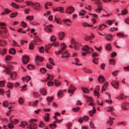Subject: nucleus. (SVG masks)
<instances>
[{
    "mask_svg": "<svg viewBox=\"0 0 129 129\" xmlns=\"http://www.w3.org/2000/svg\"><path fill=\"white\" fill-rule=\"evenodd\" d=\"M60 49L57 52H55V54L57 55H58L60 54L66 53L67 50H66V46L65 44L63 43H61L60 46Z\"/></svg>",
    "mask_w": 129,
    "mask_h": 129,
    "instance_id": "1",
    "label": "nucleus"
},
{
    "mask_svg": "<svg viewBox=\"0 0 129 129\" xmlns=\"http://www.w3.org/2000/svg\"><path fill=\"white\" fill-rule=\"evenodd\" d=\"M71 43L74 46V48L76 50H78L79 49L81 45L79 43L76 42L75 40L73 38H72L71 41Z\"/></svg>",
    "mask_w": 129,
    "mask_h": 129,
    "instance_id": "2",
    "label": "nucleus"
},
{
    "mask_svg": "<svg viewBox=\"0 0 129 129\" xmlns=\"http://www.w3.org/2000/svg\"><path fill=\"white\" fill-rule=\"evenodd\" d=\"M33 7L34 9L36 10L40 11L41 9V6L39 3H34Z\"/></svg>",
    "mask_w": 129,
    "mask_h": 129,
    "instance_id": "3",
    "label": "nucleus"
},
{
    "mask_svg": "<svg viewBox=\"0 0 129 129\" xmlns=\"http://www.w3.org/2000/svg\"><path fill=\"white\" fill-rule=\"evenodd\" d=\"M29 60V57L27 55H24L22 56V62L23 64H26L27 63Z\"/></svg>",
    "mask_w": 129,
    "mask_h": 129,
    "instance_id": "4",
    "label": "nucleus"
},
{
    "mask_svg": "<svg viewBox=\"0 0 129 129\" xmlns=\"http://www.w3.org/2000/svg\"><path fill=\"white\" fill-rule=\"evenodd\" d=\"M122 109L124 110H127L129 109V104L127 103H123L121 105Z\"/></svg>",
    "mask_w": 129,
    "mask_h": 129,
    "instance_id": "5",
    "label": "nucleus"
},
{
    "mask_svg": "<svg viewBox=\"0 0 129 129\" xmlns=\"http://www.w3.org/2000/svg\"><path fill=\"white\" fill-rule=\"evenodd\" d=\"M75 9L72 7H69L67 8L66 10V12L68 14H71L74 12Z\"/></svg>",
    "mask_w": 129,
    "mask_h": 129,
    "instance_id": "6",
    "label": "nucleus"
},
{
    "mask_svg": "<svg viewBox=\"0 0 129 129\" xmlns=\"http://www.w3.org/2000/svg\"><path fill=\"white\" fill-rule=\"evenodd\" d=\"M100 89V87L99 86H97L96 87L95 90L94 92V95L95 96H97L98 98H99L100 96V95H99L100 93L99 92V91Z\"/></svg>",
    "mask_w": 129,
    "mask_h": 129,
    "instance_id": "7",
    "label": "nucleus"
},
{
    "mask_svg": "<svg viewBox=\"0 0 129 129\" xmlns=\"http://www.w3.org/2000/svg\"><path fill=\"white\" fill-rule=\"evenodd\" d=\"M76 88L74 87L72 85H70L69 86V89H68V91L70 93H73L74 91L76 90Z\"/></svg>",
    "mask_w": 129,
    "mask_h": 129,
    "instance_id": "8",
    "label": "nucleus"
},
{
    "mask_svg": "<svg viewBox=\"0 0 129 129\" xmlns=\"http://www.w3.org/2000/svg\"><path fill=\"white\" fill-rule=\"evenodd\" d=\"M37 126V125L34 122H31L29 125L27 127V128H31L33 129H36Z\"/></svg>",
    "mask_w": 129,
    "mask_h": 129,
    "instance_id": "9",
    "label": "nucleus"
},
{
    "mask_svg": "<svg viewBox=\"0 0 129 129\" xmlns=\"http://www.w3.org/2000/svg\"><path fill=\"white\" fill-rule=\"evenodd\" d=\"M11 78L12 80H15L17 77V75L15 72H13L10 74Z\"/></svg>",
    "mask_w": 129,
    "mask_h": 129,
    "instance_id": "10",
    "label": "nucleus"
},
{
    "mask_svg": "<svg viewBox=\"0 0 129 129\" xmlns=\"http://www.w3.org/2000/svg\"><path fill=\"white\" fill-rule=\"evenodd\" d=\"M111 85L115 88H117L119 87V85L118 81H112Z\"/></svg>",
    "mask_w": 129,
    "mask_h": 129,
    "instance_id": "11",
    "label": "nucleus"
},
{
    "mask_svg": "<svg viewBox=\"0 0 129 129\" xmlns=\"http://www.w3.org/2000/svg\"><path fill=\"white\" fill-rule=\"evenodd\" d=\"M115 119L114 118H111V117H109V119L107 121V123L109 124L110 126L112 125L113 123V120H115Z\"/></svg>",
    "mask_w": 129,
    "mask_h": 129,
    "instance_id": "12",
    "label": "nucleus"
},
{
    "mask_svg": "<svg viewBox=\"0 0 129 129\" xmlns=\"http://www.w3.org/2000/svg\"><path fill=\"white\" fill-rule=\"evenodd\" d=\"M40 92L41 94L45 96L47 94L46 89L44 88H42L40 90Z\"/></svg>",
    "mask_w": 129,
    "mask_h": 129,
    "instance_id": "13",
    "label": "nucleus"
},
{
    "mask_svg": "<svg viewBox=\"0 0 129 129\" xmlns=\"http://www.w3.org/2000/svg\"><path fill=\"white\" fill-rule=\"evenodd\" d=\"M54 97L53 96H48L46 98V100L48 102L47 104L48 105H49L50 104V102L53 100Z\"/></svg>",
    "mask_w": 129,
    "mask_h": 129,
    "instance_id": "14",
    "label": "nucleus"
},
{
    "mask_svg": "<svg viewBox=\"0 0 129 129\" xmlns=\"http://www.w3.org/2000/svg\"><path fill=\"white\" fill-rule=\"evenodd\" d=\"M96 112V110L94 107H93V110L89 111L88 112L89 115L90 116H92L93 115V114H94Z\"/></svg>",
    "mask_w": 129,
    "mask_h": 129,
    "instance_id": "15",
    "label": "nucleus"
},
{
    "mask_svg": "<svg viewBox=\"0 0 129 129\" xmlns=\"http://www.w3.org/2000/svg\"><path fill=\"white\" fill-rule=\"evenodd\" d=\"M65 33L63 32H61L58 33L59 38L60 40H62L64 37Z\"/></svg>",
    "mask_w": 129,
    "mask_h": 129,
    "instance_id": "16",
    "label": "nucleus"
},
{
    "mask_svg": "<svg viewBox=\"0 0 129 129\" xmlns=\"http://www.w3.org/2000/svg\"><path fill=\"white\" fill-rule=\"evenodd\" d=\"M83 97L86 100L88 103L90 102H93V99L92 98L89 97L85 95H83Z\"/></svg>",
    "mask_w": 129,
    "mask_h": 129,
    "instance_id": "17",
    "label": "nucleus"
},
{
    "mask_svg": "<svg viewBox=\"0 0 129 129\" xmlns=\"http://www.w3.org/2000/svg\"><path fill=\"white\" fill-rule=\"evenodd\" d=\"M7 44V41L5 40H0V46L4 47Z\"/></svg>",
    "mask_w": 129,
    "mask_h": 129,
    "instance_id": "18",
    "label": "nucleus"
},
{
    "mask_svg": "<svg viewBox=\"0 0 129 129\" xmlns=\"http://www.w3.org/2000/svg\"><path fill=\"white\" fill-rule=\"evenodd\" d=\"M105 38L108 41H111L113 40V36L110 34H108L106 35Z\"/></svg>",
    "mask_w": 129,
    "mask_h": 129,
    "instance_id": "19",
    "label": "nucleus"
},
{
    "mask_svg": "<svg viewBox=\"0 0 129 129\" xmlns=\"http://www.w3.org/2000/svg\"><path fill=\"white\" fill-rule=\"evenodd\" d=\"M44 30L45 31L48 32H51L52 31V29L47 25L45 26Z\"/></svg>",
    "mask_w": 129,
    "mask_h": 129,
    "instance_id": "20",
    "label": "nucleus"
},
{
    "mask_svg": "<svg viewBox=\"0 0 129 129\" xmlns=\"http://www.w3.org/2000/svg\"><path fill=\"white\" fill-rule=\"evenodd\" d=\"M55 21L57 23L59 24H60L61 20L59 17L57 15H56L54 17Z\"/></svg>",
    "mask_w": 129,
    "mask_h": 129,
    "instance_id": "21",
    "label": "nucleus"
},
{
    "mask_svg": "<svg viewBox=\"0 0 129 129\" xmlns=\"http://www.w3.org/2000/svg\"><path fill=\"white\" fill-rule=\"evenodd\" d=\"M107 94L108 96L109 99L106 100L105 101L107 103L111 104L112 103V101L111 99V95L109 93H107Z\"/></svg>",
    "mask_w": 129,
    "mask_h": 129,
    "instance_id": "22",
    "label": "nucleus"
},
{
    "mask_svg": "<svg viewBox=\"0 0 129 129\" xmlns=\"http://www.w3.org/2000/svg\"><path fill=\"white\" fill-rule=\"evenodd\" d=\"M83 70L84 72L87 73H91L92 72V71L91 70L86 68H83Z\"/></svg>",
    "mask_w": 129,
    "mask_h": 129,
    "instance_id": "23",
    "label": "nucleus"
},
{
    "mask_svg": "<svg viewBox=\"0 0 129 129\" xmlns=\"http://www.w3.org/2000/svg\"><path fill=\"white\" fill-rule=\"evenodd\" d=\"M31 78L28 76H26L25 77H23L22 78V80L23 81H29L31 80Z\"/></svg>",
    "mask_w": 129,
    "mask_h": 129,
    "instance_id": "24",
    "label": "nucleus"
},
{
    "mask_svg": "<svg viewBox=\"0 0 129 129\" xmlns=\"http://www.w3.org/2000/svg\"><path fill=\"white\" fill-rule=\"evenodd\" d=\"M9 53L12 54H14L16 53V51L15 49L11 48L9 50Z\"/></svg>",
    "mask_w": 129,
    "mask_h": 129,
    "instance_id": "25",
    "label": "nucleus"
},
{
    "mask_svg": "<svg viewBox=\"0 0 129 129\" xmlns=\"http://www.w3.org/2000/svg\"><path fill=\"white\" fill-rule=\"evenodd\" d=\"M62 55L61 56V57L62 58H65L67 57H70V54L67 51L66 53H63L61 54Z\"/></svg>",
    "mask_w": 129,
    "mask_h": 129,
    "instance_id": "26",
    "label": "nucleus"
},
{
    "mask_svg": "<svg viewBox=\"0 0 129 129\" xmlns=\"http://www.w3.org/2000/svg\"><path fill=\"white\" fill-rule=\"evenodd\" d=\"M7 50L6 49H3L2 51H1V49L0 48V54H2V55H5L7 52Z\"/></svg>",
    "mask_w": 129,
    "mask_h": 129,
    "instance_id": "27",
    "label": "nucleus"
},
{
    "mask_svg": "<svg viewBox=\"0 0 129 129\" xmlns=\"http://www.w3.org/2000/svg\"><path fill=\"white\" fill-rule=\"evenodd\" d=\"M52 5V4L51 2H47L45 3L44 5V7L46 9H47L49 8L47 7V6L48 5L50 6H51Z\"/></svg>",
    "mask_w": 129,
    "mask_h": 129,
    "instance_id": "28",
    "label": "nucleus"
},
{
    "mask_svg": "<svg viewBox=\"0 0 129 129\" xmlns=\"http://www.w3.org/2000/svg\"><path fill=\"white\" fill-rule=\"evenodd\" d=\"M28 123L25 121H22L21 122V124L19 126L23 128L25 127V126L27 125Z\"/></svg>",
    "mask_w": 129,
    "mask_h": 129,
    "instance_id": "29",
    "label": "nucleus"
},
{
    "mask_svg": "<svg viewBox=\"0 0 129 129\" xmlns=\"http://www.w3.org/2000/svg\"><path fill=\"white\" fill-rule=\"evenodd\" d=\"M50 114L48 113H47L46 114V116L44 117V118L45 121H46L48 122L49 121V116Z\"/></svg>",
    "mask_w": 129,
    "mask_h": 129,
    "instance_id": "30",
    "label": "nucleus"
},
{
    "mask_svg": "<svg viewBox=\"0 0 129 129\" xmlns=\"http://www.w3.org/2000/svg\"><path fill=\"white\" fill-rule=\"evenodd\" d=\"M97 103L99 105L102 106L103 105V100L102 99L100 98L97 101Z\"/></svg>",
    "mask_w": 129,
    "mask_h": 129,
    "instance_id": "31",
    "label": "nucleus"
},
{
    "mask_svg": "<svg viewBox=\"0 0 129 129\" xmlns=\"http://www.w3.org/2000/svg\"><path fill=\"white\" fill-rule=\"evenodd\" d=\"M63 94V91L61 90H60L58 92L57 95L58 97L60 98L62 96Z\"/></svg>",
    "mask_w": 129,
    "mask_h": 129,
    "instance_id": "32",
    "label": "nucleus"
},
{
    "mask_svg": "<svg viewBox=\"0 0 129 129\" xmlns=\"http://www.w3.org/2000/svg\"><path fill=\"white\" fill-rule=\"evenodd\" d=\"M27 68L29 70H32L34 69V66L33 65L28 64L27 66Z\"/></svg>",
    "mask_w": 129,
    "mask_h": 129,
    "instance_id": "33",
    "label": "nucleus"
},
{
    "mask_svg": "<svg viewBox=\"0 0 129 129\" xmlns=\"http://www.w3.org/2000/svg\"><path fill=\"white\" fill-rule=\"evenodd\" d=\"M109 63L110 65H114L115 64V62L114 59H111L109 60Z\"/></svg>",
    "mask_w": 129,
    "mask_h": 129,
    "instance_id": "34",
    "label": "nucleus"
},
{
    "mask_svg": "<svg viewBox=\"0 0 129 129\" xmlns=\"http://www.w3.org/2000/svg\"><path fill=\"white\" fill-rule=\"evenodd\" d=\"M24 102V100L23 98L22 97H20L18 100V102L20 104H22Z\"/></svg>",
    "mask_w": 129,
    "mask_h": 129,
    "instance_id": "35",
    "label": "nucleus"
},
{
    "mask_svg": "<svg viewBox=\"0 0 129 129\" xmlns=\"http://www.w3.org/2000/svg\"><path fill=\"white\" fill-rule=\"evenodd\" d=\"M47 80H52L53 79V76L50 74H47Z\"/></svg>",
    "mask_w": 129,
    "mask_h": 129,
    "instance_id": "36",
    "label": "nucleus"
},
{
    "mask_svg": "<svg viewBox=\"0 0 129 129\" xmlns=\"http://www.w3.org/2000/svg\"><path fill=\"white\" fill-rule=\"evenodd\" d=\"M13 84L12 83L8 82L7 84V87L10 89L13 88Z\"/></svg>",
    "mask_w": 129,
    "mask_h": 129,
    "instance_id": "37",
    "label": "nucleus"
},
{
    "mask_svg": "<svg viewBox=\"0 0 129 129\" xmlns=\"http://www.w3.org/2000/svg\"><path fill=\"white\" fill-rule=\"evenodd\" d=\"M36 59L39 60L40 61H42L44 60V58L41 56H40L38 55H37L36 57Z\"/></svg>",
    "mask_w": 129,
    "mask_h": 129,
    "instance_id": "38",
    "label": "nucleus"
},
{
    "mask_svg": "<svg viewBox=\"0 0 129 129\" xmlns=\"http://www.w3.org/2000/svg\"><path fill=\"white\" fill-rule=\"evenodd\" d=\"M9 67H5V69L7 70L12 71L13 70V66L11 64H9L8 66Z\"/></svg>",
    "mask_w": 129,
    "mask_h": 129,
    "instance_id": "39",
    "label": "nucleus"
},
{
    "mask_svg": "<svg viewBox=\"0 0 129 129\" xmlns=\"http://www.w3.org/2000/svg\"><path fill=\"white\" fill-rule=\"evenodd\" d=\"M40 71L42 73L44 74L46 72L47 70L45 68L43 67L40 69Z\"/></svg>",
    "mask_w": 129,
    "mask_h": 129,
    "instance_id": "40",
    "label": "nucleus"
},
{
    "mask_svg": "<svg viewBox=\"0 0 129 129\" xmlns=\"http://www.w3.org/2000/svg\"><path fill=\"white\" fill-rule=\"evenodd\" d=\"M82 89L83 92L85 93H88L89 92V90L87 88L82 87Z\"/></svg>",
    "mask_w": 129,
    "mask_h": 129,
    "instance_id": "41",
    "label": "nucleus"
},
{
    "mask_svg": "<svg viewBox=\"0 0 129 129\" xmlns=\"http://www.w3.org/2000/svg\"><path fill=\"white\" fill-rule=\"evenodd\" d=\"M34 42H39L41 41V40L39 38L38 36H35L34 38Z\"/></svg>",
    "mask_w": 129,
    "mask_h": 129,
    "instance_id": "42",
    "label": "nucleus"
},
{
    "mask_svg": "<svg viewBox=\"0 0 129 129\" xmlns=\"http://www.w3.org/2000/svg\"><path fill=\"white\" fill-rule=\"evenodd\" d=\"M89 47L87 45L83 46L82 48V49L83 51H88L89 49Z\"/></svg>",
    "mask_w": 129,
    "mask_h": 129,
    "instance_id": "43",
    "label": "nucleus"
},
{
    "mask_svg": "<svg viewBox=\"0 0 129 129\" xmlns=\"http://www.w3.org/2000/svg\"><path fill=\"white\" fill-rule=\"evenodd\" d=\"M114 110L113 108L112 107H109L106 110L107 111L109 112H111L112 113L113 111Z\"/></svg>",
    "mask_w": 129,
    "mask_h": 129,
    "instance_id": "44",
    "label": "nucleus"
},
{
    "mask_svg": "<svg viewBox=\"0 0 129 129\" xmlns=\"http://www.w3.org/2000/svg\"><path fill=\"white\" fill-rule=\"evenodd\" d=\"M49 45H50L51 46L53 45L55 47H57L59 45V43L57 42L53 43L52 44H49Z\"/></svg>",
    "mask_w": 129,
    "mask_h": 129,
    "instance_id": "45",
    "label": "nucleus"
},
{
    "mask_svg": "<svg viewBox=\"0 0 129 129\" xmlns=\"http://www.w3.org/2000/svg\"><path fill=\"white\" fill-rule=\"evenodd\" d=\"M8 102L7 101H4L3 103V105L5 107H7L9 106Z\"/></svg>",
    "mask_w": 129,
    "mask_h": 129,
    "instance_id": "46",
    "label": "nucleus"
},
{
    "mask_svg": "<svg viewBox=\"0 0 129 129\" xmlns=\"http://www.w3.org/2000/svg\"><path fill=\"white\" fill-rule=\"evenodd\" d=\"M103 9V8L102 7H100L99 8H98L97 9L95 10V11L98 13H100L101 12V11Z\"/></svg>",
    "mask_w": 129,
    "mask_h": 129,
    "instance_id": "47",
    "label": "nucleus"
},
{
    "mask_svg": "<svg viewBox=\"0 0 129 129\" xmlns=\"http://www.w3.org/2000/svg\"><path fill=\"white\" fill-rule=\"evenodd\" d=\"M106 26V25L104 24H101L100 25L98 29L100 30H103L105 27Z\"/></svg>",
    "mask_w": 129,
    "mask_h": 129,
    "instance_id": "48",
    "label": "nucleus"
},
{
    "mask_svg": "<svg viewBox=\"0 0 129 129\" xmlns=\"http://www.w3.org/2000/svg\"><path fill=\"white\" fill-rule=\"evenodd\" d=\"M106 49L108 50H110L112 49V47L111 45L109 44H108L106 47Z\"/></svg>",
    "mask_w": 129,
    "mask_h": 129,
    "instance_id": "49",
    "label": "nucleus"
},
{
    "mask_svg": "<svg viewBox=\"0 0 129 129\" xmlns=\"http://www.w3.org/2000/svg\"><path fill=\"white\" fill-rule=\"evenodd\" d=\"M128 11L127 10L125 9L122 11L121 14L123 15H125L128 13Z\"/></svg>",
    "mask_w": 129,
    "mask_h": 129,
    "instance_id": "50",
    "label": "nucleus"
},
{
    "mask_svg": "<svg viewBox=\"0 0 129 129\" xmlns=\"http://www.w3.org/2000/svg\"><path fill=\"white\" fill-rule=\"evenodd\" d=\"M90 127L91 128L93 129L95 128V127L92 121H91L90 122Z\"/></svg>",
    "mask_w": 129,
    "mask_h": 129,
    "instance_id": "51",
    "label": "nucleus"
},
{
    "mask_svg": "<svg viewBox=\"0 0 129 129\" xmlns=\"http://www.w3.org/2000/svg\"><path fill=\"white\" fill-rule=\"evenodd\" d=\"M63 9V8L61 7H57V11H59L60 12H63L62 10Z\"/></svg>",
    "mask_w": 129,
    "mask_h": 129,
    "instance_id": "52",
    "label": "nucleus"
},
{
    "mask_svg": "<svg viewBox=\"0 0 129 129\" xmlns=\"http://www.w3.org/2000/svg\"><path fill=\"white\" fill-rule=\"evenodd\" d=\"M56 40V38L54 35L52 36L50 38V40L52 42H54Z\"/></svg>",
    "mask_w": 129,
    "mask_h": 129,
    "instance_id": "53",
    "label": "nucleus"
},
{
    "mask_svg": "<svg viewBox=\"0 0 129 129\" xmlns=\"http://www.w3.org/2000/svg\"><path fill=\"white\" fill-rule=\"evenodd\" d=\"M48 60L49 61V62L52 65H55V64L54 63V62L52 59L51 58H50Z\"/></svg>",
    "mask_w": 129,
    "mask_h": 129,
    "instance_id": "54",
    "label": "nucleus"
},
{
    "mask_svg": "<svg viewBox=\"0 0 129 129\" xmlns=\"http://www.w3.org/2000/svg\"><path fill=\"white\" fill-rule=\"evenodd\" d=\"M39 126L40 127H43L45 126V124L42 121H40L39 123Z\"/></svg>",
    "mask_w": 129,
    "mask_h": 129,
    "instance_id": "55",
    "label": "nucleus"
},
{
    "mask_svg": "<svg viewBox=\"0 0 129 129\" xmlns=\"http://www.w3.org/2000/svg\"><path fill=\"white\" fill-rule=\"evenodd\" d=\"M119 72V70H116L112 72V73L113 76L115 77L117 76Z\"/></svg>",
    "mask_w": 129,
    "mask_h": 129,
    "instance_id": "56",
    "label": "nucleus"
},
{
    "mask_svg": "<svg viewBox=\"0 0 129 129\" xmlns=\"http://www.w3.org/2000/svg\"><path fill=\"white\" fill-rule=\"evenodd\" d=\"M11 5H12V6L14 8H15L18 9L19 8V6L18 5H17L16 4H15V3H12L11 4Z\"/></svg>",
    "mask_w": 129,
    "mask_h": 129,
    "instance_id": "57",
    "label": "nucleus"
},
{
    "mask_svg": "<svg viewBox=\"0 0 129 129\" xmlns=\"http://www.w3.org/2000/svg\"><path fill=\"white\" fill-rule=\"evenodd\" d=\"M21 25L23 27L25 28L27 27V25L26 23L24 21H22L21 23Z\"/></svg>",
    "mask_w": 129,
    "mask_h": 129,
    "instance_id": "58",
    "label": "nucleus"
},
{
    "mask_svg": "<svg viewBox=\"0 0 129 129\" xmlns=\"http://www.w3.org/2000/svg\"><path fill=\"white\" fill-rule=\"evenodd\" d=\"M54 83L53 81H48L47 83V85L48 86H52L54 85Z\"/></svg>",
    "mask_w": 129,
    "mask_h": 129,
    "instance_id": "59",
    "label": "nucleus"
},
{
    "mask_svg": "<svg viewBox=\"0 0 129 129\" xmlns=\"http://www.w3.org/2000/svg\"><path fill=\"white\" fill-rule=\"evenodd\" d=\"M17 14V12H14L10 14V16L11 17L13 18L15 17Z\"/></svg>",
    "mask_w": 129,
    "mask_h": 129,
    "instance_id": "60",
    "label": "nucleus"
},
{
    "mask_svg": "<svg viewBox=\"0 0 129 129\" xmlns=\"http://www.w3.org/2000/svg\"><path fill=\"white\" fill-rule=\"evenodd\" d=\"M12 123H9L8 124V127L10 129H12L14 127V126Z\"/></svg>",
    "mask_w": 129,
    "mask_h": 129,
    "instance_id": "61",
    "label": "nucleus"
},
{
    "mask_svg": "<svg viewBox=\"0 0 129 129\" xmlns=\"http://www.w3.org/2000/svg\"><path fill=\"white\" fill-rule=\"evenodd\" d=\"M55 85L56 86H58L60 85L61 83L60 81H54Z\"/></svg>",
    "mask_w": 129,
    "mask_h": 129,
    "instance_id": "62",
    "label": "nucleus"
},
{
    "mask_svg": "<svg viewBox=\"0 0 129 129\" xmlns=\"http://www.w3.org/2000/svg\"><path fill=\"white\" fill-rule=\"evenodd\" d=\"M12 57L11 56L8 55L6 56L5 60L6 61H9L11 59Z\"/></svg>",
    "mask_w": 129,
    "mask_h": 129,
    "instance_id": "63",
    "label": "nucleus"
},
{
    "mask_svg": "<svg viewBox=\"0 0 129 129\" xmlns=\"http://www.w3.org/2000/svg\"><path fill=\"white\" fill-rule=\"evenodd\" d=\"M49 126L52 129L55 128L56 126V125L55 124H49Z\"/></svg>",
    "mask_w": 129,
    "mask_h": 129,
    "instance_id": "64",
    "label": "nucleus"
}]
</instances>
